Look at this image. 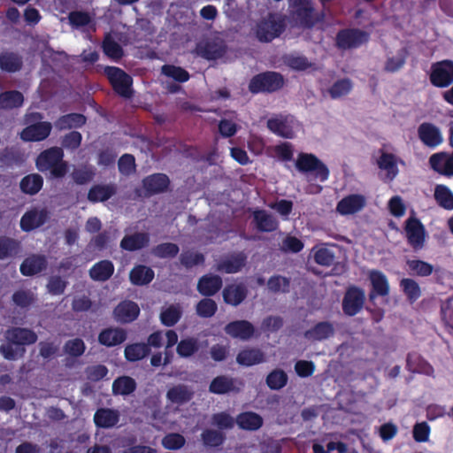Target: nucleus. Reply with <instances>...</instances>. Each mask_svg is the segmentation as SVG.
I'll use <instances>...</instances> for the list:
<instances>
[{
  "label": "nucleus",
  "instance_id": "nucleus-1",
  "mask_svg": "<svg viewBox=\"0 0 453 453\" xmlns=\"http://www.w3.org/2000/svg\"><path fill=\"white\" fill-rule=\"evenodd\" d=\"M64 150L60 147H50L42 150L35 159V166L41 173H50V179H62L68 173L69 165L64 160Z\"/></svg>",
  "mask_w": 453,
  "mask_h": 453
},
{
  "label": "nucleus",
  "instance_id": "nucleus-2",
  "mask_svg": "<svg viewBox=\"0 0 453 453\" xmlns=\"http://www.w3.org/2000/svg\"><path fill=\"white\" fill-rule=\"evenodd\" d=\"M286 29V17L278 12H268L256 25L255 35L260 42H271Z\"/></svg>",
  "mask_w": 453,
  "mask_h": 453
},
{
  "label": "nucleus",
  "instance_id": "nucleus-3",
  "mask_svg": "<svg viewBox=\"0 0 453 453\" xmlns=\"http://www.w3.org/2000/svg\"><path fill=\"white\" fill-rule=\"evenodd\" d=\"M298 172L309 174L310 180L325 182L330 176L327 165L312 153L300 152L296 160Z\"/></svg>",
  "mask_w": 453,
  "mask_h": 453
},
{
  "label": "nucleus",
  "instance_id": "nucleus-4",
  "mask_svg": "<svg viewBox=\"0 0 453 453\" xmlns=\"http://www.w3.org/2000/svg\"><path fill=\"white\" fill-rule=\"evenodd\" d=\"M285 85L284 76L278 72L265 71L254 75L248 85L249 91L253 94H272L279 91Z\"/></svg>",
  "mask_w": 453,
  "mask_h": 453
},
{
  "label": "nucleus",
  "instance_id": "nucleus-5",
  "mask_svg": "<svg viewBox=\"0 0 453 453\" xmlns=\"http://www.w3.org/2000/svg\"><path fill=\"white\" fill-rule=\"evenodd\" d=\"M291 15L304 28H311L319 22L324 14L316 12L312 0H289Z\"/></svg>",
  "mask_w": 453,
  "mask_h": 453
},
{
  "label": "nucleus",
  "instance_id": "nucleus-6",
  "mask_svg": "<svg viewBox=\"0 0 453 453\" xmlns=\"http://www.w3.org/2000/svg\"><path fill=\"white\" fill-rule=\"evenodd\" d=\"M104 73L118 96L125 99L133 97V78L131 75L117 66H105Z\"/></svg>",
  "mask_w": 453,
  "mask_h": 453
},
{
  "label": "nucleus",
  "instance_id": "nucleus-7",
  "mask_svg": "<svg viewBox=\"0 0 453 453\" xmlns=\"http://www.w3.org/2000/svg\"><path fill=\"white\" fill-rule=\"evenodd\" d=\"M370 35L359 28H343L337 32L335 46L342 50L357 49L368 42Z\"/></svg>",
  "mask_w": 453,
  "mask_h": 453
},
{
  "label": "nucleus",
  "instance_id": "nucleus-8",
  "mask_svg": "<svg viewBox=\"0 0 453 453\" xmlns=\"http://www.w3.org/2000/svg\"><path fill=\"white\" fill-rule=\"evenodd\" d=\"M430 82L436 88H448L453 83V61L445 59L431 65Z\"/></svg>",
  "mask_w": 453,
  "mask_h": 453
},
{
  "label": "nucleus",
  "instance_id": "nucleus-9",
  "mask_svg": "<svg viewBox=\"0 0 453 453\" xmlns=\"http://www.w3.org/2000/svg\"><path fill=\"white\" fill-rule=\"evenodd\" d=\"M404 232L408 244L415 251L420 250L424 248L426 231L420 219L415 216L408 218L405 221Z\"/></svg>",
  "mask_w": 453,
  "mask_h": 453
},
{
  "label": "nucleus",
  "instance_id": "nucleus-10",
  "mask_svg": "<svg viewBox=\"0 0 453 453\" xmlns=\"http://www.w3.org/2000/svg\"><path fill=\"white\" fill-rule=\"evenodd\" d=\"M365 302V294L364 289L357 286H350L347 288L342 307L346 316L353 317L362 311Z\"/></svg>",
  "mask_w": 453,
  "mask_h": 453
},
{
  "label": "nucleus",
  "instance_id": "nucleus-11",
  "mask_svg": "<svg viewBox=\"0 0 453 453\" xmlns=\"http://www.w3.org/2000/svg\"><path fill=\"white\" fill-rule=\"evenodd\" d=\"M196 51L198 56L206 60H217L226 53V45L221 40H207L198 42Z\"/></svg>",
  "mask_w": 453,
  "mask_h": 453
},
{
  "label": "nucleus",
  "instance_id": "nucleus-12",
  "mask_svg": "<svg viewBox=\"0 0 453 453\" xmlns=\"http://www.w3.org/2000/svg\"><path fill=\"white\" fill-rule=\"evenodd\" d=\"M372 285L369 293V301L374 303L378 296H387L389 294L390 287L387 276L379 270H371L368 274Z\"/></svg>",
  "mask_w": 453,
  "mask_h": 453
},
{
  "label": "nucleus",
  "instance_id": "nucleus-13",
  "mask_svg": "<svg viewBox=\"0 0 453 453\" xmlns=\"http://www.w3.org/2000/svg\"><path fill=\"white\" fill-rule=\"evenodd\" d=\"M170 186L169 177L161 173H152L142 180V188L146 196L165 192Z\"/></svg>",
  "mask_w": 453,
  "mask_h": 453
},
{
  "label": "nucleus",
  "instance_id": "nucleus-14",
  "mask_svg": "<svg viewBox=\"0 0 453 453\" xmlns=\"http://www.w3.org/2000/svg\"><path fill=\"white\" fill-rule=\"evenodd\" d=\"M52 125L49 121H39L26 127L20 133L24 142H42L49 137Z\"/></svg>",
  "mask_w": 453,
  "mask_h": 453
},
{
  "label": "nucleus",
  "instance_id": "nucleus-15",
  "mask_svg": "<svg viewBox=\"0 0 453 453\" xmlns=\"http://www.w3.org/2000/svg\"><path fill=\"white\" fill-rule=\"evenodd\" d=\"M139 305L131 300H124L113 310V317L117 322L127 324L134 321L140 315Z\"/></svg>",
  "mask_w": 453,
  "mask_h": 453
},
{
  "label": "nucleus",
  "instance_id": "nucleus-16",
  "mask_svg": "<svg viewBox=\"0 0 453 453\" xmlns=\"http://www.w3.org/2000/svg\"><path fill=\"white\" fill-rule=\"evenodd\" d=\"M48 219L49 214L45 209L37 210L34 208L23 214L19 226L22 231L28 233L44 225Z\"/></svg>",
  "mask_w": 453,
  "mask_h": 453
},
{
  "label": "nucleus",
  "instance_id": "nucleus-17",
  "mask_svg": "<svg viewBox=\"0 0 453 453\" xmlns=\"http://www.w3.org/2000/svg\"><path fill=\"white\" fill-rule=\"evenodd\" d=\"M365 203V197L363 195H348L337 203L336 211L342 216L352 215L360 211Z\"/></svg>",
  "mask_w": 453,
  "mask_h": 453
},
{
  "label": "nucleus",
  "instance_id": "nucleus-18",
  "mask_svg": "<svg viewBox=\"0 0 453 453\" xmlns=\"http://www.w3.org/2000/svg\"><path fill=\"white\" fill-rule=\"evenodd\" d=\"M224 330L232 338L242 341L250 340L255 334V327L252 323L244 319L229 322L226 325Z\"/></svg>",
  "mask_w": 453,
  "mask_h": 453
},
{
  "label": "nucleus",
  "instance_id": "nucleus-19",
  "mask_svg": "<svg viewBox=\"0 0 453 453\" xmlns=\"http://www.w3.org/2000/svg\"><path fill=\"white\" fill-rule=\"evenodd\" d=\"M267 128L277 136L292 139L295 135L293 127L288 121V116L276 115L267 120Z\"/></svg>",
  "mask_w": 453,
  "mask_h": 453
},
{
  "label": "nucleus",
  "instance_id": "nucleus-20",
  "mask_svg": "<svg viewBox=\"0 0 453 453\" xmlns=\"http://www.w3.org/2000/svg\"><path fill=\"white\" fill-rule=\"evenodd\" d=\"M248 296V288L243 283H233L226 285L223 291V300L226 304L238 306Z\"/></svg>",
  "mask_w": 453,
  "mask_h": 453
},
{
  "label": "nucleus",
  "instance_id": "nucleus-21",
  "mask_svg": "<svg viewBox=\"0 0 453 453\" xmlns=\"http://www.w3.org/2000/svg\"><path fill=\"white\" fill-rule=\"evenodd\" d=\"M420 141L426 146L434 148L442 142L440 129L432 123H422L418 128Z\"/></svg>",
  "mask_w": 453,
  "mask_h": 453
},
{
  "label": "nucleus",
  "instance_id": "nucleus-22",
  "mask_svg": "<svg viewBox=\"0 0 453 453\" xmlns=\"http://www.w3.org/2000/svg\"><path fill=\"white\" fill-rule=\"evenodd\" d=\"M127 331L120 327H107L98 334V342L111 348L123 343L127 340Z\"/></svg>",
  "mask_w": 453,
  "mask_h": 453
},
{
  "label": "nucleus",
  "instance_id": "nucleus-23",
  "mask_svg": "<svg viewBox=\"0 0 453 453\" xmlns=\"http://www.w3.org/2000/svg\"><path fill=\"white\" fill-rule=\"evenodd\" d=\"M47 259L43 255H32L24 259L19 271L24 276H34L47 268Z\"/></svg>",
  "mask_w": 453,
  "mask_h": 453
},
{
  "label": "nucleus",
  "instance_id": "nucleus-24",
  "mask_svg": "<svg viewBox=\"0 0 453 453\" xmlns=\"http://www.w3.org/2000/svg\"><path fill=\"white\" fill-rule=\"evenodd\" d=\"M119 421V413L117 410L99 408L94 414V423L99 428H112Z\"/></svg>",
  "mask_w": 453,
  "mask_h": 453
},
{
  "label": "nucleus",
  "instance_id": "nucleus-25",
  "mask_svg": "<svg viewBox=\"0 0 453 453\" xmlns=\"http://www.w3.org/2000/svg\"><path fill=\"white\" fill-rule=\"evenodd\" d=\"M334 327L331 322H318L311 328L306 330L303 334L304 338L313 342H322L333 336Z\"/></svg>",
  "mask_w": 453,
  "mask_h": 453
},
{
  "label": "nucleus",
  "instance_id": "nucleus-26",
  "mask_svg": "<svg viewBox=\"0 0 453 453\" xmlns=\"http://www.w3.org/2000/svg\"><path fill=\"white\" fill-rule=\"evenodd\" d=\"M7 337L10 342L19 346L34 344L38 339L33 330L25 327H13L8 330Z\"/></svg>",
  "mask_w": 453,
  "mask_h": 453
},
{
  "label": "nucleus",
  "instance_id": "nucleus-27",
  "mask_svg": "<svg viewBox=\"0 0 453 453\" xmlns=\"http://www.w3.org/2000/svg\"><path fill=\"white\" fill-rule=\"evenodd\" d=\"M247 256L244 252L232 254L226 259L218 264V271L225 273H236L240 272L246 265Z\"/></svg>",
  "mask_w": 453,
  "mask_h": 453
},
{
  "label": "nucleus",
  "instance_id": "nucleus-28",
  "mask_svg": "<svg viewBox=\"0 0 453 453\" xmlns=\"http://www.w3.org/2000/svg\"><path fill=\"white\" fill-rule=\"evenodd\" d=\"M253 223L259 232H273L279 226L278 220L265 210H256L253 212Z\"/></svg>",
  "mask_w": 453,
  "mask_h": 453
},
{
  "label": "nucleus",
  "instance_id": "nucleus-29",
  "mask_svg": "<svg viewBox=\"0 0 453 453\" xmlns=\"http://www.w3.org/2000/svg\"><path fill=\"white\" fill-rule=\"evenodd\" d=\"M235 424L240 429L246 431H257L264 424L263 418L253 411H243L235 418Z\"/></svg>",
  "mask_w": 453,
  "mask_h": 453
},
{
  "label": "nucleus",
  "instance_id": "nucleus-30",
  "mask_svg": "<svg viewBox=\"0 0 453 453\" xmlns=\"http://www.w3.org/2000/svg\"><path fill=\"white\" fill-rule=\"evenodd\" d=\"M194 396V391L185 384H178L170 388L166 392V398L172 403L182 405L188 403Z\"/></svg>",
  "mask_w": 453,
  "mask_h": 453
},
{
  "label": "nucleus",
  "instance_id": "nucleus-31",
  "mask_svg": "<svg viewBox=\"0 0 453 453\" xmlns=\"http://www.w3.org/2000/svg\"><path fill=\"white\" fill-rule=\"evenodd\" d=\"M155 277L154 271L144 265H134L129 273V280L134 286L150 284Z\"/></svg>",
  "mask_w": 453,
  "mask_h": 453
},
{
  "label": "nucleus",
  "instance_id": "nucleus-32",
  "mask_svg": "<svg viewBox=\"0 0 453 453\" xmlns=\"http://www.w3.org/2000/svg\"><path fill=\"white\" fill-rule=\"evenodd\" d=\"M88 273L89 277L95 281H106L114 273V265L111 260H101L92 265Z\"/></svg>",
  "mask_w": 453,
  "mask_h": 453
},
{
  "label": "nucleus",
  "instance_id": "nucleus-33",
  "mask_svg": "<svg viewBox=\"0 0 453 453\" xmlns=\"http://www.w3.org/2000/svg\"><path fill=\"white\" fill-rule=\"evenodd\" d=\"M406 367L413 373L431 375L434 372L433 366L417 352L407 355Z\"/></svg>",
  "mask_w": 453,
  "mask_h": 453
},
{
  "label": "nucleus",
  "instance_id": "nucleus-34",
  "mask_svg": "<svg viewBox=\"0 0 453 453\" xmlns=\"http://www.w3.org/2000/svg\"><path fill=\"white\" fill-rule=\"evenodd\" d=\"M87 118L81 113L72 112L60 116L54 123L55 127L59 130L80 128L86 124Z\"/></svg>",
  "mask_w": 453,
  "mask_h": 453
},
{
  "label": "nucleus",
  "instance_id": "nucleus-35",
  "mask_svg": "<svg viewBox=\"0 0 453 453\" xmlns=\"http://www.w3.org/2000/svg\"><path fill=\"white\" fill-rule=\"evenodd\" d=\"M222 287V279L219 275H203L197 283L198 292L204 296H214Z\"/></svg>",
  "mask_w": 453,
  "mask_h": 453
},
{
  "label": "nucleus",
  "instance_id": "nucleus-36",
  "mask_svg": "<svg viewBox=\"0 0 453 453\" xmlns=\"http://www.w3.org/2000/svg\"><path fill=\"white\" fill-rule=\"evenodd\" d=\"M264 352L257 348L242 349L236 356V362L243 366H252L265 362Z\"/></svg>",
  "mask_w": 453,
  "mask_h": 453
},
{
  "label": "nucleus",
  "instance_id": "nucleus-37",
  "mask_svg": "<svg viewBox=\"0 0 453 453\" xmlns=\"http://www.w3.org/2000/svg\"><path fill=\"white\" fill-rule=\"evenodd\" d=\"M150 242L147 233H134L125 235L120 242V248L127 251H135L146 247Z\"/></svg>",
  "mask_w": 453,
  "mask_h": 453
},
{
  "label": "nucleus",
  "instance_id": "nucleus-38",
  "mask_svg": "<svg viewBox=\"0 0 453 453\" xmlns=\"http://www.w3.org/2000/svg\"><path fill=\"white\" fill-rule=\"evenodd\" d=\"M117 188L113 184H96L92 186L88 193V199L92 203L105 202L116 194Z\"/></svg>",
  "mask_w": 453,
  "mask_h": 453
},
{
  "label": "nucleus",
  "instance_id": "nucleus-39",
  "mask_svg": "<svg viewBox=\"0 0 453 453\" xmlns=\"http://www.w3.org/2000/svg\"><path fill=\"white\" fill-rule=\"evenodd\" d=\"M23 66L22 58L15 52L4 51L0 54V68L6 73H16Z\"/></svg>",
  "mask_w": 453,
  "mask_h": 453
},
{
  "label": "nucleus",
  "instance_id": "nucleus-40",
  "mask_svg": "<svg viewBox=\"0 0 453 453\" xmlns=\"http://www.w3.org/2000/svg\"><path fill=\"white\" fill-rule=\"evenodd\" d=\"M43 186V178L39 173H30L24 176L20 182V190L27 195H36Z\"/></svg>",
  "mask_w": 453,
  "mask_h": 453
},
{
  "label": "nucleus",
  "instance_id": "nucleus-41",
  "mask_svg": "<svg viewBox=\"0 0 453 453\" xmlns=\"http://www.w3.org/2000/svg\"><path fill=\"white\" fill-rule=\"evenodd\" d=\"M24 96L18 90H7L0 93V110H12L23 105Z\"/></svg>",
  "mask_w": 453,
  "mask_h": 453
},
{
  "label": "nucleus",
  "instance_id": "nucleus-42",
  "mask_svg": "<svg viewBox=\"0 0 453 453\" xmlns=\"http://www.w3.org/2000/svg\"><path fill=\"white\" fill-rule=\"evenodd\" d=\"M102 50L107 58L115 62L119 61L124 56L123 48L110 34L104 36L102 42Z\"/></svg>",
  "mask_w": 453,
  "mask_h": 453
},
{
  "label": "nucleus",
  "instance_id": "nucleus-43",
  "mask_svg": "<svg viewBox=\"0 0 453 453\" xmlns=\"http://www.w3.org/2000/svg\"><path fill=\"white\" fill-rule=\"evenodd\" d=\"M234 380L226 375L215 377L209 385V391L216 395H225L234 390Z\"/></svg>",
  "mask_w": 453,
  "mask_h": 453
},
{
  "label": "nucleus",
  "instance_id": "nucleus-44",
  "mask_svg": "<svg viewBox=\"0 0 453 453\" xmlns=\"http://www.w3.org/2000/svg\"><path fill=\"white\" fill-rule=\"evenodd\" d=\"M24 162L23 153L16 147H5L0 150V163L6 167L19 165Z\"/></svg>",
  "mask_w": 453,
  "mask_h": 453
},
{
  "label": "nucleus",
  "instance_id": "nucleus-45",
  "mask_svg": "<svg viewBox=\"0 0 453 453\" xmlns=\"http://www.w3.org/2000/svg\"><path fill=\"white\" fill-rule=\"evenodd\" d=\"M399 286L411 304L417 302L422 295L419 284L413 279L403 278L400 280Z\"/></svg>",
  "mask_w": 453,
  "mask_h": 453
},
{
  "label": "nucleus",
  "instance_id": "nucleus-46",
  "mask_svg": "<svg viewBox=\"0 0 453 453\" xmlns=\"http://www.w3.org/2000/svg\"><path fill=\"white\" fill-rule=\"evenodd\" d=\"M150 349L144 342H135L126 346L125 358L129 362H136L143 359L150 354Z\"/></svg>",
  "mask_w": 453,
  "mask_h": 453
},
{
  "label": "nucleus",
  "instance_id": "nucleus-47",
  "mask_svg": "<svg viewBox=\"0 0 453 453\" xmlns=\"http://www.w3.org/2000/svg\"><path fill=\"white\" fill-rule=\"evenodd\" d=\"M137 384L135 380L129 376H120L114 380L112 383V393L114 395H128L134 393Z\"/></svg>",
  "mask_w": 453,
  "mask_h": 453
},
{
  "label": "nucleus",
  "instance_id": "nucleus-48",
  "mask_svg": "<svg viewBox=\"0 0 453 453\" xmlns=\"http://www.w3.org/2000/svg\"><path fill=\"white\" fill-rule=\"evenodd\" d=\"M201 441L206 448H218L225 442L226 435L219 430L206 428L201 434Z\"/></svg>",
  "mask_w": 453,
  "mask_h": 453
},
{
  "label": "nucleus",
  "instance_id": "nucleus-49",
  "mask_svg": "<svg viewBox=\"0 0 453 453\" xmlns=\"http://www.w3.org/2000/svg\"><path fill=\"white\" fill-rule=\"evenodd\" d=\"M434 196L440 207L449 211L453 210V193L447 186L436 185Z\"/></svg>",
  "mask_w": 453,
  "mask_h": 453
},
{
  "label": "nucleus",
  "instance_id": "nucleus-50",
  "mask_svg": "<svg viewBox=\"0 0 453 453\" xmlns=\"http://www.w3.org/2000/svg\"><path fill=\"white\" fill-rule=\"evenodd\" d=\"M406 265L411 274L419 277L430 276L434 272V265L421 259H409Z\"/></svg>",
  "mask_w": 453,
  "mask_h": 453
},
{
  "label": "nucleus",
  "instance_id": "nucleus-51",
  "mask_svg": "<svg viewBox=\"0 0 453 453\" xmlns=\"http://www.w3.org/2000/svg\"><path fill=\"white\" fill-rule=\"evenodd\" d=\"M199 349L198 340L193 337L180 340L176 348L177 354L183 358L192 357Z\"/></svg>",
  "mask_w": 453,
  "mask_h": 453
},
{
  "label": "nucleus",
  "instance_id": "nucleus-52",
  "mask_svg": "<svg viewBox=\"0 0 453 453\" xmlns=\"http://www.w3.org/2000/svg\"><path fill=\"white\" fill-rule=\"evenodd\" d=\"M288 374L281 369H274L266 377V385L272 390H280L288 383Z\"/></svg>",
  "mask_w": 453,
  "mask_h": 453
},
{
  "label": "nucleus",
  "instance_id": "nucleus-53",
  "mask_svg": "<svg viewBox=\"0 0 453 453\" xmlns=\"http://www.w3.org/2000/svg\"><path fill=\"white\" fill-rule=\"evenodd\" d=\"M161 73L166 77L172 78L173 81L183 83L189 80L190 74L184 68L173 65H164Z\"/></svg>",
  "mask_w": 453,
  "mask_h": 453
},
{
  "label": "nucleus",
  "instance_id": "nucleus-54",
  "mask_svg": "<svg viewBox=\"0 0 453 453\" xmlns=\"http://www.w3.org/2000/svg\"><path fill=\"white\" fill-rule=\"evenodd\" d=\"M352 89V82L348 78L336 81L329 88L328 93L332 99H337L348 95Z\"/></svg>",
  "mask_w": 453,
  "mask_h": 453
},
{
  "label": "nucleus",
  "instance_id": "nucleus-55",
  "mask_svg": "<svg viewBox=\"0 0 453 453\" xmlns=\"http://www.w3.org/2000/svg\"><path fill=\"white\" fill-rule=\"evenodd\" d=\"M378 165L380 169L388 172V177L393 180L398 173L395 157L391 153H382L378 160Z\"/></svg>",
  "mask_w": 453,
  "mask_h": 453
},
{
  "label": "nucleus",
  "instance_id": "nucleus-56",
  "mask_svg": "<svg viewBox=\"0 0 453 453\" xmlns=\"http://www.w3.org/2000/svg\"><path fill=\"white\" fill-rule=\"evenodd\" d=\"M19 249V242L10 237L0 238V260L15 256Z\"/></svg>",
  "mask_w": 453,
  "mask_h": 453
},
{
  "label": "nucleus",
  "instance_id": "nucleus-57",
  "mask_svg": "<svg viewBox=\"0 0 453 453\" xmlns=\"http://www.w3.org/2000/svg\"><path fill=\"white\" fill-rule=\"evenodd\" d=\"M179 246L173 242H164L152 249V254L159 258H172L178 255Z\"/></svg>",
  "mask_w": 453,
  "mask_h": 453
},
{
  "label": "nucleus",
  "instance_id": "nucleus-58",
  "mask_svg": "<svg viewBox=\"0 0 453 453\" xmlns=\"http://www.w3.org/2000/svg\"><path fill=\"white\" fill-rule=\"evenodd\" d=\"M211 424L219 428V430H230L233 429L235 424V418H234L226 411H220L214 413L211 416Z\"/></svg>",
  "mask_w": 453,
  "mask_h": 453
},
{
  "label": "nucleus",
  "instance_id": "nucleus-59",
  "mask_svg": "<svg viewBox=\"0 0 453 453\" xmlns=\"http://www.w3.org/2000/svg\"><path fill=\"white\" fill-rule=\"evenodd\" d=\"M181 318V310L180 307L175 305H170L160 314V320L164 326H173Z\"/></svg>",
  "mask_w": 453,
  "mask_h": 453
},
{
  "label": "nucleus",
  "instance_id": "nucleus-60",
  "mask_svg": "<svg viewBox=\"0 0 453 453\" xmlns=\"http://www.w3.org/2000/svg\"><path fill=\"white\" fill-rule=\"evenodd\" d=\"M196 310L199 317L208 319L214 316L218 310V305L214 300L203 298L197 303Z\"/></svg>",
  "mask_w": 453,
  "mask_h": 453
},
{
  "label": "nucleus",
  "instance_id": "nucleus-61",
  "mask_svg": "<svg viewBox=\"0 0 453 453\" xmlns=\"http://www.w3.org/2000/svg\"><path fill=\"white\" fill-rule=\"evenodd\" d=\"M119 172L124 176H130L136 172L135 157L132 154H123L118 161Z\"/></svg>",
  "mask_w": 453,
  "mask_h": 453
},
{
  "label": "nucleus",
  "instance_id": "nucleus-62",
  "mask_svg": "<svg viewBox=\"0 0 453 453\" xmlns=\"http://www.w3.org/2000/svg\"><path fill=\"white\" fill-rule=\"evenodd\" d=\"M63 349L65 354L73 357H79L84 354L86 345L82 339L75 338L66 341Z\"/></svg>",
  "mask_w": 453,
  "mask_h": 453
},
{
  "label": "nucleus",
  "instance_id": "nucleus-63",
  "mask_svg": "<svg viewBox=\"0 0 453 453\" xmlns=\"http://www.w3.org/2000/svg\"><path fill=\"white\" fill-rule=\"evenodd\" d=\"M185 437L178 433L167 434L162 439V446L169 450L180 449L185 445Z\"/></svg>",
  "mask_w": 453,
  "mask_h": 453
},
{
  "label": "nucleus",
  "instance_id": "nucleus-64",
  "mask_svg": "<svg viewBox=\"0 0 453 453\" xmlns=\"http://www.w3.org/2000/svg\"><path fill=\"white\" fill-rule=\"evenodd\" d=\"M204 256L200 252L191 250L183 251L180 256V261L186 268H191L195 265H203L204 263Z\"/></svg>",
  "mask_w": 453,
  "mask_h": 453
}]
</instances>
